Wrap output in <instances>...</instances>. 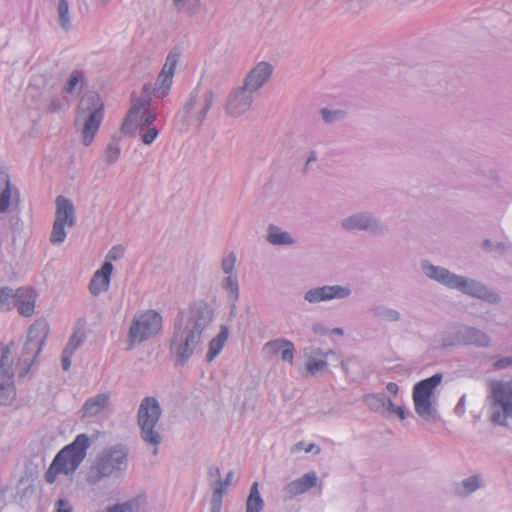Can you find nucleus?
<instances>
[{
    "mask_svg": "<svg viewBox=\"0 0 512 512\" xmlns=\"http://www.w3.org/2000/svg\"><path fill=\"white\" fill-rule=\"evenodd\" d=\"M213 320V310L205 302H198L176 317L170 339V353L176 362L184 365L202 350L204 332Z\"/></svg>",
    "mask_w": 512,
    "mask_h": 512,
    "instance_id": "obj_1",
    "label": "nucleus"
},
{
    "mask_svg": "<svg viewBox=\"0 0 512 512\" xmlns=\"http://www.w3.org/2000/svg\"><path fill=\"white\" fill-rule=\"evenodd\" d=\"M420 269L429 280L450 290H456L489 304H498L501 301L500 295L482 281L456 274L443 266L434 265L427 259L421 260Z\"/></svg>",
    "mask_w": 512,
    "mask_h": 512,
    "instance_id": "obj_2",
    "label": "nucleus"
},
{
    "mask_svg": "<svg viewBox=\"0 0 512 512\" xmlns=\"http://www.w3.org/2000/svg\"><path fill=\"white\" fill-rule=\"evenodd\" d=\"M104 116V104L100 96L93 91L82 95L76 108L75 129L81 134L83 145L89 146L101 125Z\"/></svg>",
    "mask_w": 512,
    "mask_h": 512,
    "instance_id": "obj_3",
    "label": "nucleus"
},
{
    "mask_svg": "<svg viewBox=\"0 0 512 512\" xmlns=\"http://www.w3.org/2000/svg\"><path fill=\"white\" fill-rule=\"evenodd\" d=\"M89 447V437L86 434L77 435L72 443L63 447L56 454L45 472V481L52 484L60 474L67 476L73 474L85 459Z\"/></svg>",
    "mask_w": 512,
    "mask_h": 512,
    "instance_id": "obj_4",
    "label": "nucleus"
},
{
    "mask_svg": "<svg viewBox=\"0 0 512 512\" xmlns=\"http://www.w3.org/2000/svg\"><path fill=\"white\" fill-rule=\"evenodd\" d=\"M487 411L491 423L512 425V380H491L487 387Z\"/></svg>",
    "mask_w": 512,
    "mask_h": 512,
    "instance_id": "obj_5",
    "label": "nucleus"
},
{
    "mask_svg": "<svg viewBox=\"0 0 512 512\" xmlns=\"http://www.w3.org/2000/svg\"><path fill=\"white\" fill-rule=\"evenodd\" d=\"M128 467V448L122 444L103 449L90 467L87 482L98 484L102 479L121 476Z\"/></svg>",
    "mask_w": 512,
    "mask_h": 512,
    "instance_id": "obj_6",
    "label": "nucleus"
},
{
    "mask_svg": "<svg viewBox=\"0 0 512 512\" xmlns=\"http://www.w3.org/2000/svg\"><path fill=\"white\" fill-rule=\"evenodd\" d=\"M161 414L162 409L155 397L142 399L137 411V424L141 439L154 447L153 454H157V446L163 439L159 425Z\"/></svg>",
    "mask_w": 512,
    "mask_h": 512,
    "instance_id": "obj_7",
    "label": "nucleus"
},
{
    "mask_svg": "<svg viewBox=\"0 0 512 512\" xmlns=\"http://www.w3.org/2000/svg\"><path fill=\"white\" fill-rule=\"evenodd\" d=\"M442 379V373H436L413 386L412 400L415 413L427 422L438 419L435 390L441 384Z\"/></svg>",
    "mask_w": 512,
    "mask_h": 512,
    "instance_id": "obj_8",
    "label": "nucleus"
},
{
    "mask_svg": "<svg viewBox=\"0 0 512 512\" xmlns=\"http://www.w3.org/2000/svg\"><path fill=\"white\" fill-rule=\"evenodd\" d=\"M215 93L210 90H201L196 87L190 94L177 117L181 125L188 129L191 126L200 128L206 118L207 112L213 105Z\"/></svg>",
    "mask_w": 512,
    "mask_h": 512,
    "instance_id": "obj_9",
    "label": "nucleus"
},
{
    "mask_svg": "<svg viewBox=\"0 0 512 512\" xmlns=\"http://www.w3.org/2000/svg\"><path fill=\"white\" fill-rule=\"evenodd\" d=\"M48 332L49 325L44 320H37L30 326L27 339L16 363V370L20 378L26 376L34 360L40 354Z\"/></svg>",
    "mask_w": 512,
    "mask_h": 512,
    "instance_id": "obj_10",
    "label": "nucleus"
},
{
    "mask_svg": "<svg viewBox=\"0 0 512 512\" xmlns=\"http://www.w3.org/2000/svg\"><path fill=\"white\" fill-rule=\"evenodd\" d=\"M340 228L348 233L366 232L374 237L389 233V226L368 210L358 211L341 219Z\"/></svg>",
    "mask_w": 512,
    "mask_h": 512,
    "instance_id": "obj_11",
    "label": "nucleus"
},
{
    "mask_svg": "<svg viewBox=\"0 0 512 512\" xmlns=\"http://www.w3.org/2000/svg\"><path fill=\"white\" fill-rule=\"evenodd\" d=\"M162 328V316L155 310H146L133 317L128 342L130 347L156 336Z\"/></svg>",
    "mask_w": 512,
    "mask_h": 512,
    "instance_id": "obj_12",
    "label": "nucleus"
},
{
    "mask_svg": "<svg viewBox=\"0 0 512 512\" xmlns=\"http://www.w3.org/2000/svg\"><path fill=\"white\" fill-rule=\"evenodd\" d=\"M491 342V337L483 330L466 324H458L453 327L451 334L442 337L441 346L443 348L452 346L488 348Z\"/></svg>",
    "mask_w": 512,
    "mask_h": 512,
    "instance_id": "obj_13",
    "label": "nucleus"
},
{
    "mask_svg": "<svg viewBox=\"0 0 512 512\" xmlns=\"http://www.w3.org/2000/svg\"><path fill=\"white\" fill-rule=\"evenodd\" d=\"M14 341L0 346V405H6L14 397L13 356Z\"/></svg>",
    "mask_w": 512,
    "mask_h": 512,
    "instance_id": "obj_14",
    "label": "nucleus"
},
{
    "mask_svg": "<svg viewBox=\"0 0 512 512\" xmlns=\"http://www.w3.org/2000/svg\"><path fill=\"white\" fill-rule=\"evenodd\" d=\"M352 293L348 285H324L311 288L304 293V300L310 304H318L331 300H342L350 297Z\"/></svg>",
    "mask_w": 512,
    "mask_h": 512,
    "instance_id": "obj_15",
    "label": "nucleus"
},
{
    "mask_svg": "<svg viewBox=\"0 0 512 512\" xmlns=\"http://www.w3.org/2000/svg\"><path fill=\"white\" fill-rule=\"evenodd\" d=\"M177 62L178 56L174 53H169L157 81L154 85L151 84L150 90L153 97L162 99L168 94Z\"/></svg>",
    "mask_w": 512,
    "mask_h": 512,
    "instance_id": "obj_16",
    "label": "nucleus"
},
{
    "mask_svg": "<svg viewBox=\"0 0 512 512\" xmlns=\"http://www.w3.org/2000/svg\"><path fill=\"white\" fill-rule=\"evenodd\" d=\"M253 92L244 85L232 90L227 98L225 111L232 117H238L247 112L253 102Z\"/></svg>",
    "mask_w": 512,
    "mask_h": 512,
    "instance_id": "obj_17",
    "label": "nucleus"
},
{
    "mask_svg": "<svg viewBox=\"0 0 512 512\" xmlns=\"http://www.w3.org/2000/svg\"><path fill=\"white\" fill-rule=\"evenodd\" d=\"M19 202V190L11 183L9 175L0 171V214L17 209Z\"/></svg>",
    "mask_w": 512,
    "mask_h": 512,
    "instance_id": "obj_18",
    "label": "nucleus"
},
{
    "mask_svg": "<svg viewBox=\"0 0 512 512\" xmlns=\"http://www.w3.org/2000/svg\"><path fill=\"white\" fill-rule=\"evenodd\" d=\"M273 70L274 67L269 62L261 61L247 73L243 85L254 93L269 81Z\"/></svg>",
    "mask_w": 512,
    "mask_h": 512,
    "instance_id": "obj_19",
    "label": "nucleus"
},
{
    "mask_svg": "<svg viewBox=\"0 0 512 512\" xmlns=\"http://www.w3.org/2000/svg\"><path fill=\"white\" fill-rule=\"evenodd\" d=\"M318 477L315 471L305 473L301 477L289 482L285 485L283 493L285 499H292L298 495H302L311 488L317 486Z\"/></svg>",
    "mask_w": 512,
    "mask_h": 512,
    "instance_id": "obj_20",
    "label": "nucleus"
},
{
    "mask_svg": "<svg viewBox=\"0 0 512 512\" xmlns=\"http://www.w3.org/2000/svg\"><path fill=\"white\" fill-rule=\"evenodd\" d=\"M55 221L66 224L72 228L76 225V210L73 202L63 195L55 199Z\"/></svg>",
    "mask_w": 512,
    "mask_h": 512,
    "instance_id": "obj_21",
    "label": "nucleus"
},
{
    "mask_svg": "<svg viewBox=\"0 0 512 512\" xmlns=\"http://www.w3.org/2000/svg\"><path fill=\"white\" fill-rule=\"evenodd\" d=\"M112 271V263L105 261L102 267L94 273L89 283V291L92 295L98 296L101 292L109 289Z\"/></svg>",
    "mask_w": 512,
    "mask_h": 512,
    "instance_id": "obj_22",
    "label": "nucleus"
},
{
    "mask_svg": "<svg viewBox=\"0 0 512 512\" xmlns=\"http://www.w3.org/2000/svg\"><path fill=\"white\" fill-rule=\"evenodd\" d=\"M334 352L329 350L327 352L322 351L318 347H310L305 350V355L307 357L306 369L311 375H315L321 371H323L327 367L326 357Z\"/></svg>",
    "mask_w": 512,
    "mask_h": 512,
    "instance_id": "obj_23",
    "label": "nucleus"
},
{
    "mask_svg": "<svg viewBox=\"0 0 512 512\" xmlns=\"http://www.w3.org/2000/svg\"><path fill=\"white\" fill-rule=\"evenodd\" d=\"M14 307L19 314L29 317L34 313L35 295L31 288L22 287L15 291Z\"/></svg>",
    "mask_w": 512,
    "mask_h": 512,
    "instance_id": "obj_24",
    "label": "nucleus"
},
{
    "mask_svg": "<svg viewBox=\"0 0 512 512\" xmlns=\"http://www.w3.org/2000/svg\"><path fill=\"white\" fill-rule=\"evenodd\" d=\"M150 89H151L150 83L144 84V86H143L144 96L139 99L133 100L132 107L122 125V130L124 132L130 131L131 126H132L133 117L135 115L139 114L144 109H149L148 107L150 105L151 97L153 96Z\"/></svg>",
    "mask_w": 512,
    "mask_h": 512,
    "instance_id": "obj_25",
    "label": "nucleus"
},
{
    "mask_svg": "<svg viewBox=\"0 0 512 512\" xmlns=\"http://www.w3.org/2000/svg\"><path fill=\"white\" fill-rule=\"evenodd\" d=\"M484 486L481 475L475 474L455 483L454 493L460 498H466Z\"/></svg>",
    "mask_w": 512,
    "mask_h": 512,
    "instance_id": "obj_26",
    "label": "nucleus"
},
{
    "mask_svg": "<svg viewBox=\"0 0 512 512\" xmlns=\"http://www.w3.org/2000/svg\"><path fill=\"white\" fill-rule=\"evenodd\" d=\"M266 240L274 246H291L296 243V239L290 232L283 231L274 224L267 227Z\"/></svg>",
    "mask_w": 512,
    "mask_h": 512,
    "instance_id": "obj_27",
    "label": "nucleus"
},
{
    "mask_svg": "<svg viewBox=\"0 0 512 512\" xmlns=\"http://www.w3.org/2000/svg\"><path fill=\"white\" fill-rule=\"evenodd\" d=\"M368 312L375 319L387 322H398L401 320V313L398 310L384 304H372L369 306Z\"/></svg>",
    "mask_w": 512,
    "mask_h": 512,
    "instance_id": "obj_28",
    "label": "nucleus"
},
{
    "mask_svg": "<svg viewBox=\"0 0 512 512\" xmlns=\"http://www.w3.org/2000/svg\"><path fill=\"white\" fill-rule=\"evenodd\" d=\"M146 504L144 495H137L123 503H117L106 509L105 512H139Z\"/></svg>",
    "mask_w": 512,
    "mask_h": 512,
    "instance_id": "obj_29",
    "label": "nucleus"
},
{
    "mask_svg": "<svg viewBox=\"0 0 512 512\" xmlns=\"http://www.w3.org/2000/svg\"><path fill=\"white\" fill-rule=\"evenodd\" d=\"M228 334V328L225 325H221L219 333L209 342V348L206 354V359L208 362L214 360L215 357L221 352L225 342L227 341Z\"/></svg>",
    "mask_w": 512,
    "mask_h": 512,
    "instance_id": "obj_30",
    "label": "nucleus"
},
{
    "mask_svg": "<svg viewBox=\"0 0 512 512\" xmlns=\"http://www.w3.org/2000/svg\"><path fill=\"white\" fill-rule=\"evenodd\" d=\"M108 395L105 393L98 394L88 399L83 405L84 416H95L99 414L108 404Z\"/></svg>",
    "mask_w": 512,
    "mask_h": 512,
    "instance_id": "obj_31",
    "label": "nucleus"
},
{
    "mask_svg": "<svg viewBox=\"0 0 512 512\" xmlns=\"http://www.w3.org/2000/svg\"><path fill=\"white\" fill-rule=\"evenodd\" d=\"M263 507L264 501L259 493L258 483L254 482L246 500V512H261Z\"/></svg>",
    "mask_w": 512,
    "mask_h": 512,
    "instance_id": "obj_32",
    "label": "nucleus"
},
{
    "mask_svg": "<svg viewBox=\"0 0 512 512\" xmlns=\"http://www.w3.org/2000/svg\"><path fill=\"white\" fill-rule=\"evenodd\" d=\"M58 23L62 30L68 32L72 29L71 16L69 11V3L67 0H58L57 6Z\"/></svg>",
    "mask_w": 512,
    "mask_h": 512,
    "instance_id": "obj_33",
    "label": "nucleus"
},
{
    "mask_svg": "<svg viewBox=\"0 0 512 512\" xmlns=\"http://www.w3.org/2000/svg\"><path fill=\"white\" fill-rule=\"evenodd\" d=\"M386 395L383 393L368 394L364 397V402L367 407L375 413L384 415V405Z\"/></svg>",
    "mask_w": 512,
    "mask_h": 512,
    "instance_id": "obj_34",
    "label": "nucleus"
},
{
    "mask_svg": "<svg viewBox=\"0 0 512 512\" xmlns=\"http://www.w3.org/2000/svg\"><path fill=\"white\" fill-rule=\"evenodd\" d=\"M156 118L157 114L154 110L144 109L133 117L132 125L135 124L138 128L144 129L145 126L153 125Z\"/></svg>",
    "mask_w": 512,
    "mask_h": 512,
    "instance_id": "obj_35",
    "label": "nucleus"
},
{
    "mask_svg": "<svg viewBox=\"0 0 512 512\" xmlns=\"http://www.w3.org/2000/svg\"><path fill=\"white\" fill-rule=\"evenodd\" d=\"M222 286L227 291L229 301L235 303L239 297V285L236 274L228 275Z\"/></svg>",
    "mask_w": 512,
    "mask_h": 512,
    "instance_id": "obj_36",
    "label": "nucleus"
},
{
    "mask_svg": "<svg viewBox=\"0 0 512 512\" xmlns=\"http://www.w3.org/2000/svg\"><path fill=\"white\" fill-rule=\"evenodd\" d=\"M86 338V333L83 328L75 329L74 333L69 338L68 343L66 344L64 350L74 352L83 344Z\"/></svg>",
    "mask_w": 512,
    "mask_h": 512,
    "instance_id": "obj_37",
    "label": "nucleus"
},
{
    "mask_svg": "<svg viewBox=\"0 0 512 512\" xmlns=\"http://www.w3.org/2000/svg\"><path fill=\"white\" fill-rule=\"evenodd\" d=\"M83 83H85L84 74L81 71L75 70L69 75L67 83L63 87V92L71 94Z\"/></svg>",
    "mask_w": 512,
    "mask_h": 512,
    "instance_id": "obj_38",
    "label": "nucleus"
},
{
    "mask_svg": "<svg viewBox=\"0 0 512 512\" xmlns=\"http://www.w3.org/2000/svg\"><path fill=\"white\" fill-rule=\"evenodd\" d=\"M319 113L323 121L327 124L342 121L346 117V112L341 109L330 110L328 108H321Z\"/></svg>",
    "mask_w": 512,
    "mask_h": 512,
    "instance_id": "obj_39",
    "label": "nucleus"
},
{
    "mask_svg": "<svg viewBox=\"0 0 512 512\" xmlns=\"http://www.w3.org/2000/svg\"><path fill=\"white\" fill-rule=\"evenodd\" d=\"M207 477L209 481V485L212 489V492L215 489H219L221 492H224L223 481L221 479L220 469L217 466H210L207 470Z\"/></svg>",
    "mask_w": 512,
    "mask_h": 512,
    "instance_id": "obj_40",
    "label": "nucleus"
},
{
    "mask_svg": "<svg viewBox=\"0 0 512 512\" xmlns=\"http://www.w3.org/2000/svg\"><path fill=\"white\" fill-rule=\"evenodd\" d=\"M15 291L9 287L0 288V309L11 310L14 307Z\"/></svg>",
    "mask_w": 512,
    "mask_h": 512,
    "instance_id": "obj_41",
    "label": "nucleus"
},
{
    "mask_svg": "<svg viewBox=\"0 0 512 512\" xmlns=\"http://www.w3.org/2000/svg\"><path fill=\"white\" fill-rule=\"evenodd\" d=\"M65 225L66 224L60 223V221L54 220L52 231L50 234V242L53 245H59L65 241L67 235L65 231Z\"/></svg>",
    "mask_w": 512,
    "mask_h": 512,
    "instance_id": "obj_42",
    "label": "nucleus"
},
{
    "mask_svg": "<svg viewBox=\"0 0 512 512\" xmlns=\"http://www.w3.org/2000/svg\"><path fill=\"white\" fill-rule=\"evenodd\" d=\"M69 107V101L66 96H54L47 103V110L49 112L64 111Z\"/></svg>",
    "mask_w": 512,
    "mask_h": 512,
    "instance_id": "obj_43",
    "label": "nucleus"
},
{
    "mask_svg": "<svg viewBox=\"0 0 512 512\" xmlns=\"http://www.w3.org/2000/svg\"><path fill=\"white\" fill-rule=\"evenodd\" d=\"M139 133L141 136V140L144 144L150 145L158 136V129L156 126H145L144 129L139 128Z\"/></svg>",
    "mask_w": 512,
    "mask_h": 512,
    "instance_id": "obj_44",
    "label": "nucleus"
},
{
    "mask_svg": "<svg viewBox=\"0 0 512 512\" xmlns=\"http://www.w3.org/2000/svg\"><path fill=\"white\" fill-rule=\"evenodd\" d=\"M172 1L178 11H184V12H188L190 14L194 13L199 6V0H172Z\"/></svg>",
    "mask_w": 512,
    "mask_h": 512,
    "instance_id": "obj_45",
    "label": "nucleus"
},
{
    "mask_svg": "<svg viewBox=\"0 0 512 512\" xmlns=\"http://www.w3.org/2000/svg\"><path fill=\"white\" fill-rule=\"evenodd\" d=\"M236 263V255L234 252H230L226 257H224L221 261V269L222 271L228 275H234Z\"/></svg>",
    "mask_w": 512,
    "mask_h": 512,
    "instance_id": "obj_46",
    "label": "nucleus"
},
{
    "mask_svg": "<svg viewBox=\"0 0 512 512\" xmlns=\"http://www.w3.org/2000/svg\"><path fill=\"white\" fill-rule=\"evenodd\" d=\"M285 342H286L285 339H275V340L269 341L264 345L263 351L267 355L273 356L281 351Z\"/></svg>",
    "mask_w": 512,
    "mask_h": 512,
    "instance_id": "obj_47",
    "label": "nucleus"
},
{
    "mask_svg": "<svg viewBox=\"0 0 512 512\" xmlns=\"http://www.w3.org/2000/svg\"><path fill=\"white\" fill-rule=\"evenodd\" d=\"M120 155V148L114 143H109L104 152V159L108 164L115 163Z\"/></svg>",
    "mask_w": 512,
    "mask_h": 512,
    "instance_id": "obj_48",
    "label": "nucleus"
},
{
    "mask_svg": "<svg viewBox=\"0 0 512 512\" xmlns=\"http://www.w3.org/2000/svg\"><path fill=\"white\" fill-rule=\"evenodd\" d=\"M302 449H304L306 453L312 452L314 454H318L321 451L320 447L316 444L310 443L308 445H305V442L300 441L291 447V452L297 453Z\"/></svg>",
    "mask_w": 512,
    "mask_h": 512,
    "instance_id": "obj_49",
    "label": "nucleus"
},
{
    "mask_svg": "<svg viewBox=\"0 0 512 512\" xmlns=\"http://www.w3.org/2000/svg\"><path fill=\"white\" fill-rule=\"evenodd\" d=\"M294 351H295L294 344L291 341L286 340L283 348L280 351L281 359L283 361H287L291 364L293 362Z\"/></svg>",
    "mask_w": 512,
    "mask_h": 512,
    "instance_id": "obj_50",
    "label": "nucleus"
},
{
    "mask_svg": "<svg viewBox=\"0 0 512 512\" xmlns=\"http://www.w3.org/2000/svg\"><path fill=\"white\" fill-rule=\"evenodd\" d=\"M124 252L125 249L123 246L115 245L108 251L105 261H109L111 263L112 261L121 259L124 256Z\"/></svg>",
    "mask_w": 512,
    "mask_h": 512,
    "instance_id": "obj_51",
    "label": "nucleus"
},
{
    "mask_svg": "<svg viewBox=\"0 0 512 512\" xmlns=\"http://www.w3.org/2000/svg\"><path fill=\"white\" fill-rule=\"evenodd\" d=\"M223 494L224 492H221L219 489H215L212 492L211 512H220Z\"/></svg>",
    "mask_w": 512,
    "mask_h": 512,
    "instance_id": "obj_52",
    "label": "nucleus"
},
{
    "mask_svg": "<svg viewBox=\"0 0 512 512\" xmlns=\"http://www.w3.org/2000/svg\"><path fill=\"white\" fill-rule=\"evenodd\" d=\"M54 512H73V506L68 499L59 498L55 502Z\"/></svg>",
    "mask_w": 512,
    "mask_h": 512,
    "instance_id": "obj_53",
    "label": "nucleus"
},
{
    "mask_svg": "<svg viewBox=\"0 0 512 512\" xmlns=\"http://www.w3.org/2000/svg\"><path fill=\"white\" fill-rule=\"evenodd\" d=\"M509 366H512V356L502 357L492 364L494 370H504Z\"/></svg>",
    "mask_w": 512,
    "mask_h": 512,
    "instance_id": "obj_54",
    "label": "nucleus"
},
{
    "mask_svg": "<svg viewBox=\"0 0 512 512\" xmlns=\"http://www.w3.org/2000/svg\"><path fill=\"white\" fill-rule=\"evenodd\" d=\"M72 355L73 353L63 349L61 364L64 371H67L70 368Z\"/></svg>",
    "mask_w": 512,
    "mask_h": 512,
    "instance_id": "obj_55",
    "label": "nucleus"
},
{
    "mask_svg": "<svg viewBox=\"0 0 512 512\" xmlns=\"http://www.w3.org/2000/svg\"><path fill=\"white\" fill-rule=\"evenodd\" d=\"M465 401H466V397H465V395H463L459 399L457 405L455 406L454 412L458 416H462L464 414V412H465Z\"/></svg>",
    "mask_w": 512,
    "mask_h": 512,
    "instance_id": "obj_56",
    "label": "nucleus"
},
{
    "mask_svg": "<svg viewBox=\"0 0 512 512\" xmlns=\"http://www.w3.org/2000/svg\"><path fill=\"white\" fill-rule=\"evenodd\" d=\"M316 160H317V153H316V151H311L309 153V156H308V158L306 160V163L304 165V172L305 173H307L309 171L311 163L315 162Z\"/></svg>",
    "mask_w": 512,
    "mask_h": 512,
    "instance_id": "obj_57",
    "label": "nucleus"
},
{
    "mask_svg": "<svg viewBox=\"0 0 512 512\" xmlns=\"http://www.w3.org/2000/svg\"><path fill=\"white\" fill-rule=\"evenodd\" d=\"M397 406L393 404V402L386 396V401L384 405V416L388 414H392Z\"/></svg>",
    "mask_w": 512,
    "mask_h": 512,
    "instance_id": "obj_58",
    "label": "nucleus"
},
{
    "mask_svg": "<svg viewBox=\"0 0 512 512\" xmlns=\"http://www.w3.org/2000/svg\"><path fill=\"white\" fill-rule=\"evenodd\" d=\"M312 330L315 334L325 335L328 333V329L321 323H316L312 326Z\"/></svg>",
    "mask_w": 512,
    "mask_h": 512,
    "instance_id": "obj_59",
    "label": "nucleus"
},
{
    "mask_svg": "<svg viewBox=\"0 0 512 512\" xmlns=\"http://www.w3.org/2000/svg\"><path fill=\"white\" fill-rule=\"evenodd\" d=\"M386 389L389 393L393 394V395H397L398 393V390H399V387L396 383L394 382H389L387 385H386Z\"/></svg>",
    "mask_w": 512,
    "mask_h": 512,
    "instance_id": "obj_60",
    "label": "nucleus"
},
{
    "mask_svg": "<svg viewBox=\"0 0 512 512\" xmlns=\"http://www.w3.org/2000/svg\"><path fill=\"white\" fill-rule=\"evenodd\" d=\"M392 414L397 415L401 420L406 418V411L401 406H397Z\"/></svg>",
    "mask_w": 512,
    "mask_h": 512,
    "instance_id": "obj_61",
    "label": "nucleus"
},
{
    "mask_svg": "<svg viewBox=\"0 0 512 512\" xmlns=\"http://www.w3.org/2000/svg\"><path fill=\"white\" fill-rule=\"evenodd\" d=\"M233 476H234V473L233 471H229L227 474H226V477L223 481V488L225 489L226 486H229L231 481L233 480Z\"/></svg>",
    "mask_w": 512,
    "mask_h": 512,
    "instance_id": "obj_62",
    "label": "nucleus"
},
{
    "mask_svg": "<svg viewBox=\"0 0 512 512\" xmlns=\"http://www.w3.org/2000/svg\"><path fill=\"white\" fill-rule=\"evenodd\" d=\"M497 251H500L501 253L505 252L507 250V245L503 242H499L494 247Z\"/></svg>",
    "mask_w": 512,
    "mask_h": 512,
    "instance_id": "obj_63",
    "label": "nucleus"
},
{
    "mask_svg": "<svg viewBox=\"0 0 512 512\" xmlns=\"http://www.w3.org/2000/svg\"><path fill=\"white\" fill-rule=\"evenodd\" d=\"M493 247V243L491 240L489 239H486L483 241V248L487 249V250H491Z\"/></svg>",
    "mask_w": 512,
    "mask_h": 512,
    "instance_id": "obj_64",
    "label": "nucleus"
}]
</instances>
